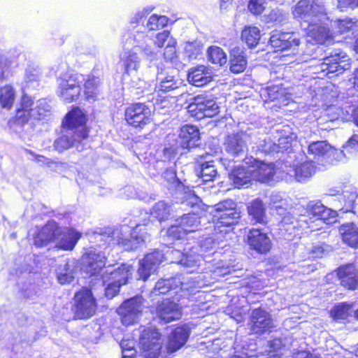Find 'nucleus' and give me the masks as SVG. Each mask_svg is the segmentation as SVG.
<instances>
[{
    "instance_id": "20",
    "label": "nucleus",
    "mask_w": 358,
    "mask_h": 358,
    "mask_svg": "<svg viewBox=\"0 0 358 358\" xmlns=\"http://www.w3.org/2000/svg\"><path fill=\"white\" fill-rule=\"evenodd\" d=\"M164 255L159 251L148 254L144 259L140 261L138 273L140 278L146 280L151 273H154L160 263L163 262Z\"/></svg>"
},
{
    "instance_id": "51",
    "label": "nucleus",
    "mask_w": 358,
    "mask_h": 358,
    "mask_svg": "<svg viewBox=\"0 0 358 358\" xmlns=\"http://www.w3.org/2000/svg\"><path fill=\"white\" fill-rule=\"evenodd\" d=\"M170 213V206L164 201H159L152 208L151 215L162 221L168 217Z\"/></svg>"
},
{
    "instance_id": "7",
    "label": "nucleus",
    "mask_w": 358,
    "mask_h": 358,
    "mask_svg": "<svg viewBox=\"0 0 358 358\" xmlns=\"http://www.w3.org/2000/svg\"><path fill=\"white\" fill-rule=\"evenodd\" d=\"M161 334L154 327L143 329L139 343L143 355L147 358H157L162 349Z\"/></svg>"
},
{
    "instance_id": "45",
    "label": "nucleus",
    "mask_w": 358,
    "mask_h": 358,
    "mask_svg": "<svg viewBox=\"0 0 358 358\" xmlns=\"http://www.w3.org/2000/svg\"><path fill=\"white\" fill-rule=\"evenodd\" d=\"M272 208L276 210L279 215L283 216L282 222L285 224H294V218L289 215H285L287 211V203L285 200L280 199L279 201L275 200V196L271 198Z\"/></svg>"
},
{
    "instance_id": "61",
    "label": "nucleus",
    "mask_w": 358,
    "mask_h": 358,
    "mask_svg": "<svg viewBox=\"0 0 358 358\" xmlns=\"http://www.w3.org/2000/svg\"><path fill=\"white\" fill-rule=\"evenodd\" d=\"M122 355H129L136 357V350L135 349V341L134 340L123 339L120 343Z\"/></svg>"
},
{
    "instance_id": "8",
    "label": "nucleus",
    "mask_w": 358,
    "mask_h": 358,
    "mask_svg": "<svg viewBox=\"0 0 358 358\" xmlns=\"http://www.w3.org/2000/svg\"><path fill=\"white\" fill-rule=\"evenodd\" d=\"M200 218L195 214H186L176 220L166 231V235L173 239H181L186 234L199 230Z\"/></svg>"
},
{
    "instance_id": "59",
    "label": "nucleus",
    "mask_w": 358,
    "mask_h": 358,
    "mask_svg": "<svg viewBox=\"0 0 358 358\" xmlns=\"http://www.w3.org/2000/svg\"><path fill=\"white\" fill-rule=\"evenodd\" d=\"M259 150L261 152L267 154L278 152L277 143L269 137L264 138L263 143L259 145Z\"/></svg>"
},
{
    "instance_id": "5",
    "label": "nucleus",
    "mask_w": 358,
    "mask_h": 358,
    "mask_svg": "<svg viewBox=\"0 0 358 358\" xmlns=\"http://www.w3.org/2000/svg\"><path fill=\"white\" fill-rule=\"evenodd\" d=\"M140 224L133 228L124 225L117 228L111 233L112 239L118 245H122L127 250H133L137 248V245L145 241L146 236Z\"/></svg>"
},
{
    "instance_id": "56",
    "label": "nucleus",
    "mask_w": 358,
    "mask_h": 358,
    "mask_svg": "<svg viewBox=\"0 0 358 358\" xmlns=\"http://www.w3.org/2000/svg\"><path fill=\"white\" fill-rule=\"evenodd\" d=\"M355 123L358 126V108L357 112L355 113V116H354L353 119ZM344 150L341 151L339 153L346 155L345 152H350V149L355 148V150H358V134H355L348 141V144L343 147Z\"/></svg>"
},
{
    "instance_id": "58",
    "label": "nucleus",
    "mask_w": 358,
    "mask_h": 358,
    "mask_svg": "<svg viewBox=\"0 0 358 358\" xmlns=\"http://www.w3.org/2000/svg\"><path fill=\"white\" fill-rule=\"evenodd\" d=\"M325 207L320 201H311L308 205V213L310 215L315 217L317 221H319Z\"/></svg>"
},
{
    "instance_id": "35",
    "label": "nucleus",
    "mask_w": 358,
    "mask_h": 358,
    "mask_svg": "<svg viewBox=\"0 0 358 358\" xmlns=\"http://www.w3.org/2000/svg\"><path fill=\"white\" fill-rule=\"evenodd\" d=\"M315 173V166L311 162H304L294 169L290 170L289 173L299 182H303L309 179Z\"/></svg>"
},
{
    "instance_id": "29",
    "label": "nucleus",
    "mask_w": 358,
    "mask_h": 358,
    "mask_svg": "<svg viewBox=\"0 0 358 358\" xmlns=\"http://www.w3.org/2000/svg\"><path fill=\"white\" fill-rule=\"evenodd\" d=\"M179 137L181 139V145L184 148L189 149L196 147L199 144V131L195 126L186 124L182 127Z\"/></svg>"
},
{
    "instance_id": "60",
    "label": "nucleus",
    "mask_w": 358,
    "mask_h": 358,
    "mask_svg": "<svg viewBox=\"0 0 358 358\" xmlns=\"http://www.w3.org/2000/svg\"><path fill=\"white\" fill-rule=\"evenodd\" d=\"M351 308V305L341 303L336 306L332 310L331 315L336 319H345L348 315V311Z\"/></svg>"
},
{
    "instance_id": "41",
    "label": "nucleus",
    "mask_w": 358,
    "mask_h": 358,
    "mask_svg": "<svg viewBox=\"0 0 358 358\" xmlns=\"http://www.w3.org/2000/svg\"><path fill=\"white\" fill-rule=\"evenodd\" d=\"M84 80L85 76L83 74H65L59 80V88L80 87V84L83 83Z\"/></svg>"
},
{
    "instance_id": "53",
    "label": "nucleus",
    "mask_w": 358,
    "mask_h": 358,
    "mask_svg": "<svg viewBox=\"0 0 358 358\" xmlns=\"http://www.w3.org/2000/svg\"><path fill=\"white\" fill-rule=\"evenodd\" d=\"M331 27L336 34H343L355 27V23L350 19L336 20L331 24Z\"/></svg>"
},
{
    "instance_id": "39",
    "label": "nucleus",
    "mask_w": 358,
    "mask_h": 358,
    "mask_svg": "<svg viewBox=\"0 0 358 358\" xmlns=\"http://www.w3.org/2000/svg\"><path fill=\"white\" fill-rule=\"evenodd\" d=\"M76 270L73 264L67 262L59 265L57 269V279L59 283H70L74 278Z\"/></svg>"
},
{
    "instance_id": "31",
    "label": "nucleus",
    "mask_w": 358,
    "mask_h": 358,
    "mask_svg": "<svg viewBox=\"0 0 358 358\" xmlns=\"http://www.w3.org/2000/svg\"><path fill=\"white\" fill-rule=\"evenodd\" d=\"M101 79L92 74L85 76L83 93L85 99L90 101H95L99 93Z\"/></svg>"
},
{
    "instance_id": "26",
    "label": "nucleus",
    "mask_w": 358,
    "mask_h": 358,
    "mask_svg": "<svg viewBox=\"0 0 358 358\" xmlns=\"http://www.w3.org/2000/svg\"><path fill=\"white\" fill-rule=\"evenodd\" d=\"M338 276L341 284L348 289H355L358 287V271L353 264H346L338 268Z\"/></svg>"
},
{
    "instance_id": "4",
    "label": "nucleus",
    "mask_w": 358,
    "mask_h": 358,
    "mask_svg": "<svg viewBox=\"0 0 358 358\" xmlns=\"http://www.w3.org/2000/svg\"><path fill=\"white\" fill-rule=\"evenodd\" d=\"M294 18L310 23L317 19L320 20L327 15V8L323 2L318 0H300L292 8Z\"/></svg>"
},
{
    "instance_id": "63",
    "label": "nucleus",
    "mask_w": 358,
    "mask_h": 358,
    "mask_svg": "<svg viewBox=\"0 0 358 358\" xmlns=\"http://www.w3.org/2000/svg\"><path fill=\"white\" fill-rule=\"evenodd\" d=\"M264 17L266 22H280L284 20V13L279 9H274L265 15Z\"/></svg>"
},
{
    "instance_id": "6",
    "label": "nucleus",
    "mask_w": 358,
    "mask_h": 358,
    "mask_svg": "<svg viewBox=\"0 0 358 358\" xmlns=\"http://www.w3.org/2000/svg\"><path fill=\"white\" fill-rule=\"evenodd\" d=\"M187 112L197 120L212 117L220 113V107L216 101L209 96L198 95L192 99L187 107Z\"/></svg>"
},
{
    "instance_id": "19",
    "label": "nucleus",
    "mask_w": 358,
    "mask_h": 358,
    "mask_svg": "<svg viewBox=\"0 0 358 358\" xmlns=\"http://www.w3.org/2000/svg\"><path fill=\"white\" fill-rule=\"evenodd\" d=\"M250 171L253 174V180L267 182L271 180L275 173V165L273 163H266L256 159H250Z\"/></svg>"
},
{
    "instance_id": "28",
    "label": "nucleus",
    "mask_w": 358,
    "mask_h": 358,
    "mask_svg": "<svg viewBox=\"0 0 358 358\" xmlns=\"http://www.w3.org/2000/svg\"><path fill=\"white\" fill-rule=\"evenodd\" d=\"M261 97L265 101H278L279 103L287 105L289 94L281 85H271L260 91Z\"/></svg>"
},
{
    "instance_id": "52",
    "label": "nucleus",
    "mask_w": 358,
    "mask_h": 358,
    "mask_svg": "<svg viewBox=\"0 0 358 358\" xmlns=\"http://www.w3.org/2000/svg\"><path fill=\"white\" fill-rule=\"evenodd\" d=\"M169 18L165 15H152L148 21L147 27L150 30H158L168 24Z\"/></svg>"
},
{
    "instance_id": "47",
    "label": "nucleus",
    "mask_w": 358,
    "mask_h": 358,
    "mask_svg": "<svg viewBox=\"0 0 358 358\" xmlns=\"http://www.w3.org/2000/svg\"><path fill=\"white\" fill-rule=\"evenodd\" d=\"M208 58L212 63L220 66L227 63L226 53L217 46H211L208 49Z\"/></svg>"
},
{
    "instance_id": "57",
    "label": "nucleus",
    "mask_w": 358,
    "mask_h": 358,
    "mask_svg": "<svg viewBox=\"0 0 358 358\" xmlns=\"http://www.w3.org/2000/svg\"><path fill=\"white\" fill-rule=\"evenodd\" d=\"M8 125L13 131L20 134L22 130V110L20 108L17 109L16 116L9 120Z\"/></svg>"
},
{
    "instance_id": "13",
    "label": "nucleus",
    "mask_w": 358,
    "mask_h": 358,
    "mask_svg": "<svg viewBox=\"0 0 358 358\" xmlns=\"http://www.w3.org/2000/svg\"><path fill=\"white\" fill-rule=\"evenodd\" d=\"M151 109L144 103H134L127 108L125 120L134 127H143L150 123Z\"/></svg>"
},
{
    "instance_id": "23",
    "label": "nucleus",
    "mask_w": 358,
    "mask_h": 358,
    "mask_svg": "<svg viewBox=\"0 0 358 358\" xmlns=\"http://www.w3.org/2000/svg\"><path fill=\"white\" fill-rule=\"evenodd\" d=\"M248 243L250 247L257 252L264 254L270 251L271 241L266 234L259 229H251L248 236Z\"/></svg>"
},
{
    "instance_id": "34",
    "label": "nucleus",
    "mask_w": 358,
    "mask_h": 358,
    "mask_svg": "<svg viewBox=\"0 0 358 358\" xmlns=\"http://www.w3.org/2000/svg\"><path fill=\"white\" fill-rule=\"evenodd\" d=\"M357 108L358 107H355L352 105H347L341 109L336 106H331L327 109V114L328 116H331V114L336 113L331 117V121L337 120L339 117H341L344 120L350 121L354 119Z\"/></svg>"
},
{
    "instance_id": "49",
    "label": "nucleus",
    "mask_w": 358,
    "mask_h": 358,
    "mask_svg": "<svg viewBox=\"0 0 358 358\" xmlns=\"http://www.w3.org/2000/svg\"><path fill=\"white\" fill-rule=\"evenodd\" d=\"M296 139V135L294 133L283 129L278 139V152L287 150Z\"/></svg>"
},
{
    "instance_id": "32",
    "label": "nucleus",
    "mask_w": 358,
    "mask_h": 358,
    "mask_svg": "<svg viewBox=\"0 0 358 358\" xmlns=\"http://www.w3.org/2000/svg\"><path fill=\"white\" fill-rule=\"evenodd\" d=\"M250 170V164L247 167H237L229 173V179L236 187L240 188L253 180V174Z\"/></svg>"
},
{
    "instance_id": "44",
    "label": "nucleus",
    "mask_w": 358,
    "mask_h": 358,
    "mask_svg": "<svg viewBox=\"0 0 358 358\" xmlns=\"http://www.w3.org/2000/svg\"><path fill=\"white\" fill-rule=\"evenodd\" d=\"M201 178L205 182L213 180L217 175V169L215 166L214 162L212 160H207L205 162L201 161Z\"/></svg>"
},
{
    "instance_id": "48",
    "label": "nucleus",
    "mask_w": 358,
    "mask_h": 358,
    "mask_svg": "<svg viewBox=\"0 0 358 358\" xmlns=\"http://www.w3.org/2000/svg\"><path fill=\"white\" fill-rule=\"evenodd\" d=\"M15 100V92L10 85L0 89V103L2 108L10 109Z\"/></svg>"
},
{
    "instance_id": "9",
    "label": "nucleus",
    "mask_w": 358,
    "mask_h": 358,
    "mask_svg": "<svg viewBox=\"0 0 358 358\" xmlns=\"http://www.w3.org/2000/svg\"><path fill=\"white\" fill-rule=\"evenodd\" d=\"M178 287H180L181 290L190 292H192L194 288L200 287V286H197V282L195 280L192 278H185L184 276L179 275L172 278L159 280L156 283L152 293L155 295L164 294Z\"/></svg>"
},
{
    "instance_id": "25",
    "label": "nucleus",
    "mask_w": 358,
    "mask_h": 358,
    "mask_svg": "<svg viewBox=\"0 0 358 358\" xmlns=\"http://www.w3.org/2000/svg\"><path fill=\"white\" fill-rule=\"evenodd\" d=\"M213 78L212 69L204 65L191 68L187 74L188 82L196 87H202L209 83Z\"/></svg>"
},
{
    "instance_id": "54",
    "label": "nucleus",
    "mask_w": 358,
    "mask_h": 358,
    "mask_svg": "<svg viewBox=\"0 0 358 358\" xmlns=\"http://www.w3.org/2000/svg\"><path fill=\"white\" fill-rule=\"evenodd\" d=\"M81 92V87L59 88V95L66 102H72L76 100Z\"/></svg>"
},
{
    "instance_id": "42",
    "label": "nucleus",
    "mask_w": 358,
    "mask_h": 358,
    "mask_svg": "<svg viewBox=\"0 0 358 358\" xmlns=\"http://www.w3.org/2000/svg\"><path fill=\"white\" fill-rule=\"evenodd\" d=\"M159 84L156 88L163 92H168L176 90L181 85V82L178 79H176L174 76L166 75L164 77H159Z\"/></svg>"
},
{
    "instance_id": "64",
    "label": "nucleus",
    "mask_w": 358,
    "mask_h": 358,
    "mask_svg": "<svg viewBox=\"0 0 358 358\" xmlns=\"http://www.w3.org/2000/svg\"><path fill=\"white\" fill-rule=\"evenodd\" d=\"M336 7L341 11H345L348 8L354 9L358 7V0H337Z\"/></svg>"
},
{
    "instance_id": "16",
    "label": "nucleus",
    "mask_w": 358,
    "mask_h": 358,
    "mask_svg": "<svg viewBox=\"0 0 358 358\" xmlns=\"http://www.w3.org/2000/svg\"><path fill=\"white\" fill-rule=\"evenodd\" d=\"M87 118L85 113L80 108L72 109L66 115L62 122L64 129L73 130L76 136L80 135L84 138L88 137V131L85 123Z\"/></svg>"
},
{
    "instance_id": "43",
    "label": "nucleus",
    "mask_w": 358,
    "mask_h": 358,
    "mask_svg": "<svg viewBox=\"0 0 358 358\" xmlns=\"http://www.w3.org/2000/svg\"><path fill=\"white\" fill-rule=\"evenodd\" d=\"M249 214L252 216L257 222L265 223L266 217L263 202L259 199L253 201L248 207Z\"/></svg>"
},
{
    "instance_id": "33",
    "label": "nucleus",
    "mask_w": 358,
    "mask_h": 358,
    "mask_svg": "<svg viewBox=\"0 0 358 358\" xmlns=\"http://www.w3.org/2000/svg\"><path fill=\"white\" fill-rule=\"evenodd\" d=\"M214 218L224 220L225 218L239 217V213L235 210V203L232 200H226L215 206Z\"/></svg>"
},
{
    "instance_id": "11",
    "label": "nucleus",
    "mask_w": 358,
    "mask_h": 358,
    "mask_svg": "<svg viewBox=\"0 0 358 358\" xmlns=\"http://www.w3.org/2000/svg\"><path fill=\"white\" fill-rule=\"evenodd\" d=\"M143 299L141 296L126 300L117 310L122 323L128 326L135 323L143 310Z\"/></svg>"
},
{
    "instance_id": "50",
    "label": "nucleus",
    "mask_w": 358,
    "mask_h": 358,
    "mask_svg": "<svg viewBox=\"0 0 358 358\" xmlns=\"http://www.w3.org/2000/svg\"><path fill=\"white\" fill-rule=\"evenodd\" d=\"M34 105L31 98L24 94V120L25 118L40 120L38 113V109L36 106L33 107Z\"/></svg>"
},
{
    "instance_id": "46",
    "label": "nucleus",
    "mask_w": 358,
    "mask_h": 358,
    "mask_svg": "<svg viewBox=\"0 0 358 358\" xmlns=\"http://www.w3.org/2000/svg\"><path fill=\"white\" fill-rule=\"evenodd\" d=\"M170 255L179 258V260L177 262L178 264L190 268L197 266L199 260L198 255H185L179 250H172Z\"/></svg>"
},
{
    "instance_id": "2",
    "label": "nucleus",
    "mask_w": 358,
    "mask_h": 358,
    "mask_svg": "<svg viewBox=\"0 0 358 358\" xmlns=\"http://www.w3.org/2000/svg\"><path fill=\"white\" fill-rule=\"evenodd\" d=\"M134 45L131 50L125 48L120 56L119 64L124 69V73L130 76L136 73L141 66V57L145 56L152 60L156 53L147 43V38L140 34L132 39Z\"/></svg>"
},
{
    "instance_id": "12",
    "label": "nucleus",
    "mask_w": 358,
    "mask_h": 358,
    "mask_svg": "<svg viewBox=\"0 0 358 358\" xmlns=\"http://www.w3.org/2000/svg\"><path fill=\"white\" fill-rule=\"evenodd\" d=\"M250 141V136L246 132L229 134L224 140V150L232 157H243L248 151V143Z\"/></svg>"
},
{
    "instance_id": "10",
    "label": "nucleus",
    "mask_w": 358,
    "mask_h": 358,
    "mask_svg": "<svg viewBox=\"0 0 358 358\" xmlns=\"http://www.w3.org/2000/svg\"><path fill=\"white\" fill-rule=\"evenodd\" d=\"M74 300L75 316L78 319H87L95 313L96 304L90 289H83L77 292Z\"/></svg>"
},
{
    "instance_id": "22",
    "label": "nucleus",
    "mask_w": 358,
    "mask_h": 358,
    "mask_svg": "<svg viewBox=\"0 0 358 358\" xmlns=\"http://www.w3.org/2000/svg\"><path fill=\"white\" fill-rule=\"evenodd\" d=\"M84 269L91 275L99 274L106 265V257L103 252L90 251L83 256Z\"/></svg>"
},
{
    "instance_id": "3",
    "label": "nucleus",
    "mask_w": 358,
    "mask_h": 358,
    "mask_svg": "<svg viewBox=\"0 0 358 358\" xmlns=\"http://www.w3.org/2000/svg\"><path fill=\"white\" fill-rule=\"evenodd\" d=\"M133 271V267L128 264H122L113 270L108 268L102 275L106 297H114L119 292L120 287L127 283Z\"/></svg>"
},
{
    "instance_id": "14",
    "label": "nucleus",
    "mask_w": 358,
    "mask_h": 358,
    "mask_svg": "<svg viewBox=\"0 0 358 358\" xmlns=\"http://www.w3.org/2000/svg\"><path fill=\"white\" fill-rule=\"evenodd\" d=\"M318 67L327 76L334 73L340 74L350 68V63L345 53L336 52L334 55L325 57Z\"/></svg>"
},
{
    "instance_id": "24",
    "label": "nucleus",
    "mask_w": 358,
    "mask_h": 358,
    "mask_svg": "<svg viewBox=\"0 0 358 358\" xmlns=\"http://www.w3.org/2000/svg\"><path fill=\"white\" fill-rule=\"evenodd\" d=\"M159 318L165 323L180 319L182 313L178 304L169 300L159 303L156 308Z\"/></svg>"
},
{
    "instance_id": "37",
    "label": "nucleus",
    "mask_w": 358,
    "mask_h": 358,
    "mask_svg": "<svg viewBox=\"0 0 358 358\" xmlns=\"http://www.w3.org/2000/svg\"><path fill=\"white\" fill-rule=\"evenodd\" d=\"M336 152V150L326 141L313 142L308 146V153L318 157H330Z\"/></svg>"
},
{
    "instance_id": "1",
    "label": "nucleus",
    "mask_w": 358,
    "mask_h": 358,
    "mask_svg": "<svg viewBox=\"0 0 358 358\" xmlns=\"http://www.w3.org/2000/svg\"><path fill=\"white\" fill-rule=\"evenodd\" d=\"M34 243L41 248L53 242L63 250H71L81 237V233L71 228H62L55 221H49L41 229L36 228L31 234Z\"/></svg>"
},
{
    "instance_id": "21",
    "label": "nucleus",
    "mask_w": 358,
    "mask_h": 358,
    "mask_svg": "<svg viewBox=\"0 0 358 358\" xmlns=\"http://www.w3.org/2000/svg\"><path fill=\"white\" fill-rule=\"evenodd\" d=\"M189 329L187 326L176 327L168 336L166 349L169 353H173L180 350L187 341Z\"/></svg>"
},
{
    "instance_id": "55",
    "label": "nucleus",
    "mask_w": 358,
    "mask_h": 358,
    "mask_svg": "<svg viewBox=\"0 0 358 358\" xmlns=\"http://www.w3.org/2000/svg\"><path fill=\"white\" fill-rule=\"evenodd\" d=\"M239 217H229L224 220H217L215 225V231L220 235L226 234L229 232L228 227L236 222Z\"/></svg>"
},
{
    "instance_id": "15",
    "label": "nucleus",
    "mask_w": 358,
    "mask_h": 358,
    "mask_svg": "<svg viewBox=\"0 0 358 358\" xmlns=\"http://www.w3.org/2000/svg\"><path fill=\"white\" fill-rule=\"evenodd\" d=\"M322 20H328L327 15L322 17L320 20L318 19L311 21L307 28V36L315 43L325 44L330 43L333 40V34L327 26V24Z\"/></svg>"
},
{
    "instance_id": "27",
    "label": "nucleus",
    "mask_w": 358,
    "mask_h": 358,
    "mask_svg": "<svg viewBox=\"0 0 358 358\" xmlns=\"http://www.w3.org/2000/svg\"><path fill=\"white\" fill-rule=\"evenodd\" d=\"M270 43L280 50L292 48L294 50L299 45V40L294 33H277L271 36Z\"/></svg>"
},
{
    "instance_id": "30",
    "label": "nucleus",
    "mask_w": 358,
    "mask_h": 358,
    "mask_svg": "<svg viewBox=\"0 0 358 358\" xmlns=\"http://www.w3.org/2000/svg\"><path fill=\"white\" fill-rule=\"evenodd\" d=\"M343 241L352 248H358V227L353 222L343 224L339 227Z\"/></svg>"
},
{
    "instance_id": "40",
    "label": "nucleus",
    "mask_w": 358,
    "mask_h": 358,
    "mask_svg": "<svg viewBox=\"0 0 358 358\" xmlns=\"http://www.w3.org/2000/svg\"><path fill=\"white\" fill-rule=\"evenodd\" d=\"M290 338H274L269 342V354L271 357H279L283 354V351L289 349Z\"/></svg>"
},
{
    "instance_id": "38",
    "label": "nucleus",
    "mask_w": 358,
    "mask_h": 358,
    "mask_svg": "<svg viewBox=\"0 0 358 358\" xmlns=\"http://www.w3.org/2000/svg\"><path fill=\"white\" fill-rule=\"evenodd\" d=\"M260 30L255 26H246L241 32V38L250 48L256 46L260 39Z\"/></svg>"
},
{
    "instance_id": "18",
    "label": "nucleus",
    "mask_w": 358,
    "mask_h": 358,
    "mask_svg": "<svg viewBox=\"0 0 358 358\" xmlns=\"http://www.w3.org/2000/svg\"><path fill=\"white\" fill-rule=\"evenodd\" d=\"M250 325L251 331L257 334L271 331L275 327L270 314L261 308L255 309L252 311Z\"/></svg>"
},
{
    "instance_id": "17",
    "label": "nucleus",
    "mask_w": 358,
    "mask_h": 358,
    "mask_svg": "<svg viewBox=\"0 0 358 358\" xmlns=\"http://www.w3.org/2000/svg\"><path fill=\"white\" fill-rule=\"evenodd\" d=\"M87 145V138H84L80 135L76 136L73 130L68 129H64L62 135L54 143L55 148L59 152H62L72 147L81 152Z\"/></svg>"
},
{
    "instance_id": "36",
    "label": "nucleus",
    "mask_w": 358,
    "mask_h": 358,
    "mask_svg": "<svg viewBox=\"0 0 358 358\" xmlns=\"http://www.w3.org/2000/svg\"><path fill=\"white\" fill-rule=\"evenodd\" d=\"M247 65L243 52L239 48H234L231 52L230 70L234 73L243 72Z\"/></svg>"
},
{
    "instance_id": "62",
    "label": "nucleus",
    "mask_w": 358,
    "mask_h": 358,
    "mask_svg": "<svg viewBox=\"0 0 358 358\" xmlns=\"http://www.w3.org/2000/svg\"><path fill=\"white\" fill-rule=\"evenodd\" d=\"M265 1L264 0H250L248 3V8L253 15H261L265 9Z\"/></svg>"
}]
</instances>
